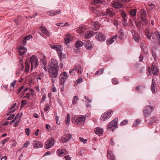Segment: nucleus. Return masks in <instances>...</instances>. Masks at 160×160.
<instances>
[{
	"label": "nucleus",
	"mask_w": 160,
	"mask_h": 160,
	"mask_svg": "<svg viewBox=\"0 0 160 160\" xmlns=\"http://www.w3.org/2000/svg\"><path fill=\"white\" fill-rule=\"evenodd\" d=\"M118 36H119V38L120 39H122L123 38L124 33L122 32H119Z\"/></svg>",
	"instance_id": "nucleus-46"
},
{
	"label": "nucleus",
	"mask_w": 160,
	"mask_h": 160,
	"mask_svg": "<svg viewBox=\"0 0 160 160\" xmlns=\"http://www.w3.org/2000/svg\"><path fill=\"white\" fill-rule=\"evenodd\" d=\"M54 140L53 138H51L49 140V142L47 143H46L45 148L49 149L52 146H53L54 144Z\"/></svg>",
	"instance_id": "nucleus-18"
},
{
	"label": "nucleus",
	"mask_w": 160,
	"mask_h": 160,
	"mask_svg": "<svg viewBox=\"0 0 160 160\" xmlns=\"http://www.w3.org/2000/svg\"><path fill=\"white\" fill-rule=\"evenodd\" d=\"M152 84L151 88V90L153 93H154L155 92V84L154 83L153 79H152Z\"/></svg>",
	"instance_id": "nucleus-37"
},
{
	"label": "nucleus",
	"mask_w": 160,
	"mask_h": 160,
	"mask_svg": "<svg viewBox=\"0 0 160 160\" xmlns=\"http://www.w3.org/2000/svg\"><path fill=\"white\" fill-rule=\"evenodd\" d=\"M139 62H141L143 59V56L142 54H141L139 57Z\"/></svg>",
	"instance_id": "nucleus-64"
},
{
	"label": "nucleus",
	"mask_w": 160,
	"mask_h": 160,
	"mask_svg": "<svg viewBox=\"0 0 160 160\" xmlns=\"http://www.w3.org/2000/svg\"><path fill=\"white\" fill-rule=\"evenodd\" d=\"M111 6L117 12H118L119 14L121 11H124L123 9L124 8L123 6L119 2L115 1L112 3Z\"/></svg>",
	"instance_id": "nucleus-6"
},
{
	"label": "nucleus",
	"mask_w": 160,
	"mask_h": 160,
	"mask_svg": "<svg viewBox=\"0 0 160 160\" xmlns=\"http://www.w3.org/2000/svg\"><path fill=\"white\" fill-rule=\"evenodd\" d=\"M86 117L85 116H77L73 117L72 118V122L74 123L78 126H81L84 125L86 120Z\"/></svg>",
	"instance_id": "nucleus-2"
},
{
	"label": "nucleus",
	"mask_w": 160,
	"mask_h": 160,
	"mask_svg": "<svg viewBox=\"0 0 160 160\" xmlns=\"http://www.w3.org/2000/svg\"><path fill=\"white\" fill-rule=\"evenodd\" d=\"M30 144L29 141H27L25 142L23 146V148H26L28 146V145Z\"/></svg>",
	"instance_id": "nucleus-50"
},
{
	"label": "nucleus",
	"mask_w": 160,
	"mask_h": 160,
	"mask_svg": "<svg viewBox=\"0 0 160 160\" xmlns=\"http://www.w3.org/2000/svg\"><path fill=\"white\" fill-rule=\"evenodd\" d=\"M114 157V156L112 152H108V158L110 160H111Z\"/></svg>",
	"instance_id": "nucleus-44"
},
{
	"label": "nucleus",
	"mask_w": 160,
	"mask_h": 160,
	"mask_svg": "<svg viewBox=\"0 0 160 160\" xmlns=\"http://www.w3.org/2000/svg\"><path fill=\"white\" fill-rule=\"evenodd\" d=\"M94 131L95 133L99 136L101 135V134L103 132V130L100 127L96 128Z\"/></svg>",
	"instance_id": "nucleus-27"
},
{
	"label": "nucleus",
	"mask_w": 160,
	"mask_h": 160,
	"mask_svg": "<svg viewBox=\"0 0 160 160\" xmlns=\"http://www.w3.org/2000/svg\"><path fill=\"white\" fill-rule=\"evenodd\" d=\"M113 111L112 110H109L106 111L101 116V120L104 121L109 119L110 117L111 114L113 113Z\"/></svg>",
	"instance_id": "nucleus-9"
},
{
	"label": "nucleus",
	"mask_w": 160,
	"mask_h": 160,
	"mask_svg": "<svg viewBox=\"0 0 160 160\" xmlns=\"http://www.w3.org/2000/svg\"><path fill=\"white\" fill-rule=\"evenodd\" d=\"M71 135L69 133L64 135L61 138V142L63 143L68 142L71 139Z\"/></svg>",
	"instance_id": "nucleus-14"
},
{
	"label": "nucleus",
	"mask_w": 160,
	"mask_h": 160,
	"mask_svg": "<svg viewBox=\"0 0 160 160\" xmlns=\"http://www.w3.org/2000/svg\"><path fill=\"white\" fill-rule=\"evenodd\" d=\"M132 38L135 41L137 42H139L140 38L139 35L138 34L135 30L132 31Z\"/></svg>",
	"instance_id": "nucleus-17"
},
{
	"label": "nucleus",
	"mask_w": 160,
	"mask_h": 160,
	"mask_svg": "<svg viewBox=\"0 0 160 160\" xmlns=\"http://www.w3.org/2000/svg\"><path fill=\"white\" fill-rule=\"evenodd\" d=\"M95 38L97 40L100 42L104 41L106 39L105 35L102 32H100L97 35Z\"/></svg>",
	"instance_id": "nucleus-15"
},
{
	"label": "nucleus",
	"mask_w": 160,
	"mask_h": 160,
	"mask_svg": "<svg viewBox=\"0 0 160 160\" xmlns=\"http://www.w3.org/2000/svg\"><path fill=\"white\" fill-rule=\"evenodd\" d=\"M25 133H26V134L28 136L30 134V130L29 129V128H26L25 129Z\"/></svg>",
	"instance_id": "nucleus-55"
},
{
	"label": "nucleus",
	"mask_w": 160,
	"mask_h": 160,
	"mask_svg": "<svg viewBox=\"0 0 160 160\" xmlns=\"http://www.w3.org/2000/svg\"><path fill=\"white\" fill-rule=\"evenodd\" d=\"M84 44V43L81 41H77L75 44V47L77 48L81 47Z\"/></svg>",
	"instance_id": "nucleus-29"
},
{
	"label": "nucleus",
	"mask_w": 160,
	"mask_h": 160,
	"mask_svg": "<svg viewBox=\"0 0 160 160\" xmlns=\"http://www.w3.org/2000/svg\"><path fill=\"white\" fill-rule=\"evenodd\" d=\"M154 110L153 107L150 105L146 106L143 109V114L145 118L149 115Z\"/></svg>",
	"instance_id": "nucleus-8"
},
{
	"label": "nucleus",
	"mask_w": 160,
	"mask_h": 160,
	"mask_svg": "<svg viewBox=\"0 0 160 160\" xmlns=\"http://www.w3.org/2000/svg\"><path fill=\"white\" fill-rule=\"evenodd\" d=\"M30 62L31 65L30 70L32 71L38 65V59L35 55H32L30 58V60L27 59L25 62V70L26 72H29L30 68Z\"/></svg>",
	"instance_id": "nucleus-1"
},
{
	"label": "nucleus",
	"mask_w": 160,
	"mask_h": 160,
	"mask_svg": "<svg viewBox=\"0 0 160 160\" xmlns=\"http://www.w3.org/2000/svg\"><path fill=\"white\" fill-rule=\"evenodd\" d=\"M106 3V2L104 0H94L92 4L95 6L91 7V9L94 12L97 13L99 10V7Z\"/></svg>",
	"instance_id": "nucleus-3"
},
{
	"label": "nucleus",
	"mask_w": 160,
	"mask_h": 160,
	"mask_svg": "<svg viewBox=\"0 0 160 160\" xmlns=\"http://www.w3.org/2000/svg\"><path fill=\"white\" fill-rule=\"evenodd\" d=\"M84 46L86 49L88 50L91 49L92 47L89 40H88L84 44Z\"/></svg>",
	"instance_id": "nucleus-28"
},
{
	"label": "nucleus",
	"mask_w": 160,
	"mask_h": 160,
	"mask_svg": "<svg viewBox=\"0 0 160 160\" xmlns=\"http://www.w3.org/2000/svg\"><path fill=\"white\" fill-rule=\"evenodd\" d=\"M152 55L153 56V58H154L155 60H156V53L152 51Z\"/></svg>",
	"instance_id": "nucleus-59"
},
{
	"label": "nucleus",
	"mask_w": 160,
	"mask_h": 160,
	"mask_svg": "<svg viewBox=\"0 0 160 160\" xmlns=\"http://www.w3.org/2000/svg\"><path fill=\"white\" fill-rule=\"evenodd\" d=\"M9 140V138H7L5 139H4L2 141V145H3L5 144Z\"/></svg>",
	"instance_id": "nucleus-47"
},
{
	"label": "nucleus",
	"mask_w": 160,
	"mask_h": 160,
	"mask_svg": "<svg viewBox=\"0 0 160 160\" xmlns=\"http://www.w3.org/2000/svg\"><path fill=\"white\" fill-rule=\"evenodd\" d=\"M137 11V10L136 8L130 10L129 11L130 15L131 16L134 18V17L136 16Z\"/></svg>",
	"instance_id": "nucleus-30"
},
{
	"label": "nucleus",
	"mask_w": 160,
	"mask_h": 160,
	"mask_svg": "<svg viewBox=\"0 0 160 160\" xmlns=\"http://www.w3.org/2000/svg\"><path fill=\"white\" fill-rule=\"evenodd\" d=\"M33 145L34 148H38L42 147L43 146V144L39 141H33Z\"/></svg>",
	"instance_id": "nucleus-22"
},
{
	"label": "nucleus",
	"mask_w": 160,
	"mask_h": 160,
	"mask_svg": "<svg viewBox=\"0 0 160 160\" xmlns=\"http://www.w3.org/2000/svg\"><path fill=\"white\" fill-rule=\"evenodd\" d=\"M78 30L79 33H82L85 31V29L83 27H79Z\"/></svg>",
	"instance_id": "nucleus-45"
},
{
	"label": "nucleus",
	"mask_w": 160,
	"mask_h": 160,
	"mask_svg": "<svg viewBox=\"0 0 160 160\" xmlns=\"http://www.w3.org/2000/svg\"><path fill=\"white\" fill-rule=\"evenodd\" d=\"M157 120V117L156 116H154L150 118L149 124L150 125H152L153 122H155Z\"/></svg>",
	"instance_id": "nucleus-35"
},
{
	"label": "nucleus",
	"mask_w": 160,
	"mask_h": 160,
	"mask_svg": "<svg viewBox=\"0 0 160 160\" xmlns=\"http://www.w3.org/2000/svg\"><path fill=\"white\" fill-rule=\"evenodd\" d=\"M152 73L153 75H158L159 72V69L157 68V66H153L152 68Z\"/></svg>",
	"instance_id": "nucleus-31"
},
{
	"label": "nucleus",
	"mask_w": 160,
	"mask_h": 160,
	"mask_svg": "<svg viewBox=\"0 0 160 160\" xmlns=\"http://www.w3.org/2000/svg\"><path fill=\"white\" fill-rule=\"evenodd\" d=\"M68 77V75L65 72L61 73L59 77V85L63 86L64 84Z\"/></svg>",
	"instance_id": "nucleus-10"
},
{
	"label": "nucleus",
	"mask_w": 160,
	"mask_h": 160,
	"mask_svg": "<svg viewBox=\"0 0 160 160\" xmlns=\"http://www.w3.org/2000/svg\"><path fill=\"white\" fill-rule=\"evenodd\" d=\"M48 69H59L58 64L57 60L55 59H51L48 64Z\"/></svg>",
	"instance_id": "nucleus-11"
},
{
	"label": "nucleus",
	"mask_w": 160,
	"mask_h": 160,
	"mask_svg": "<svg viewBox=\"0 0 160 160\" xmlns=\"http://www.w3.org/2000/svg\"><path fill=\"white\" fill-rule=\"evenodd\" d=\"M64 158L66 160H71V158L69 155H68L64 157Z\"/></svg>",
	"instance_id": "nucleus-62"
},
{
	"label": "nucleus",
	"mask_w": 160,
	"mask_h": 160,
	"mask_svg": "<svg viewBox=\"0 0 160 160\" xmlns=\"http://www.w3.org/2000/svg\"><path fill=\"white\" fill-rule=\"evenodd\" d=\"M152 38L155 40V42L158 45H160V33L158 31L154 32H152Z\"/></svg>",
	"instance_id": "nucleus-7"
},
{
	"label": "nucleus",
	"mask_w": 160,
	"mask_h": 160,
	"mask_svg": "<svg viewBox=\"0 0 160 160\" xmlns=\"http://www.w3.org/2000/svg\"><path fill=\"white\" fill-rule=\"evenodd\" d=\"M73 98L74 99L72 101V103L73 105H75L76 103L78 98V96H75L73 97Z\"/></svg>",
	"instance_id": "nucleus-43"
},
{
	"label": "nucleus",
	"mask_w": 160,
	"mask_h": 160,
	"mask_svg": "<svg viewBox=\"0 0 160 160\" xmlns=\"http://www.w3.org/2000/svg\"><path fill=\"white\" fill-rule=\"evenodd\" d=\"M62 47L60 45L57 46L55 50H56L58 54L60 52H62V50H61Z\"/></svg>",
	"instance_id": "nucleus-39"
},
{
	"label": "nucleus",
	"mask_w": 160,
	"mask_h": 160,
	"mask_svg": "<svg viewBox=\"0 0 160 160\" xmlns=\"http://www.w3.org/2000/svg\"><path fill=\"white\" fill-rule=\"evenodd\" d=\"M128 120H124L121 122L120 125L122 126L126 125L128 123Z\"/></svg>",
	"instance_id": "nucleus-49"
},
{
	"label": "nucleus",
	"mask_w": 160,
	"mask_h": 160,
	"mask_svg": "<svg viewBox=\"0 0 160 160\" xmlns=\"http://www.w3.org/2000/svg\"><path fill=\"white\" fill-rule=\"evenodd\" d=\"M79 140L80 141L84 143H85L87 142L86 139H84V138L81 137H79Z\"/></svg>",
	"instance_id": "nucleus-53"
},
{
	"label": "nucleus",
	"mask_w": 160,
	"mask_h": 160,
	"mask_svg": "<svg viewBox=\"0 0 160 160\" xmlns=\"http://www.w3.org/2000/svg\"><path fill=\"white\" fill-rule=\"evenodd\" d=\"M59 69H48L50 77L52 78H56L58 76Z\"/></svg>",
	"instance_id": "nucleus-12"
},
{
	"label": "nucleus",
	"mask_w": 160,
	"mask_h": 160,
	"mask_svg": "<svg viewBox=\"0 0 160 160\" xmlns=\"http://www.w3.org/2000/svg\"><path fill=\"white\" fill-rule=\"evenodd\" d=\"M118 118H115L112 121L109 122L107 126V129L109 131L113 132L118 128Z\"/></svg>",
	"instance_id": "nucleus-4"
},
{
	"label": "nucleus",
	"mask_w": 160,
	"mask_h": 160,
	"mask_svg": "<svg viewBox=\"0 0 160 160\" xmlns=\"http://www.w3.org/2000/svg\"><path fill=\"white\" fill-rule=\"evenodd\" d=\"M142 50L143 53H144L145 54L147 55L148 54V52L147 48H144L142 49Z\"/></svg>",
	"instance_id": "nucleus-52"
},
{
	"label": "nucleus",
	"mask_w": 160,
	"mask_h": 160,
	"mask_svg": "<svg viewBox=\"0 0 160 160\" xmlns=\"http://www.w3.org/2000/svg\"><path fill=\"white\" fill-rule=\"evenodd\" d=\"M40 61L43 65H45L47 64V62L45 56H43V58L40 59Z\"/></svg>",
	"instance_id": "nucleus-38"
},
{
	"label": "nucleus",
	"mask_w": 160,
	"mask_h": 160,
	"mask_svg": "<svg viewBox=\"0 0 160 160\" xmlns=\"http://www.w3.org/2000/svg\"><path fill=\"white\" fill-rule=\"evenodd\" d=\"M70 37L68 35H66L64 39L65 43L68 44L70 42L71 40L70 39Z\"/></svg>",
	"instance_id": "nucleus-34"
},
{
	"label": "nucleus",
	"mask_w": 160,
	"mask_h": 160,
	"mask_svg": "<svg viewBox=\"0 0 160 160\" xmlns=\"http://www.w3.org/2000/svg\"><path fill=\"white\" fill-rule=\"evenodd\" d=\"M140 17L142 21L145 24L148 23V19L147 17L146 12L145 10L143 9L142 10Z\"/></svg>",
	"instance_id": "nucleus-13"
},
{
	"label": "nucleus",
	"mask_w": 160,
	"mask_h": 160,
	"mask_svg": "<svg viewBox=\"0 0 160 160\" xmlns=\"http://www.w3.org/2000/svg\"><path fill=\"white\" fill-rule=\"evenodd\" d=\"M27 51V48L23 46L21 47L18 50V52L20 55H22L26 53Z\"/></svg>",
	"instance_id": "nucleus-25"
},
{
	"label": "nucleus",
	"mask_w": 160,
	"mask_h": 160,
	"mask_svg": "<svg viewBox=\"0 0 160 160\" xmlns=\"http://www.w3.org/2000/svg\"><path fill=\"white\" fill-rule=\"evenodd\" d=\"M115 15V13L112 12L111 10L108 8L106 11L102 14V16L108 15L110 17L112 18Z\"/></svg>",
	"instance_id": "nucleus-21"
},
{
	"label": "nucleus",
	"mask_w": 160,
	"mask_h": 160,
	"mask_svg": "<svg viewBox=\"0 0 160 160\" xmlns=\"http://www.w3.org/2000/svg\"><path fill=\"white\" fill-rule=\"evenodd\" d=\"M7 158V157L6 156L2 157V156L1 155H0V160H6Z\"/></svg>",
	"instance_id": "nucleus-63"
},
{
	"label": "nucleus",
	"mask_w": 160,
	"mask_h": 160,
	"mask_svg": "<svg viewBox=\"0 0 160 160\" xmlns=\"http://www.w3.org/2000/svg\"><path fill=\"white\" fill-rule=\"evenodd\" d=\"M96 33V32H95L92 31H88L85 33V37L86 39H89L95 35Z\"/></svg>",
	"instance_id": "nucleus-16"
},
{
	"label": "nucleus",
	"mask_w": 160,
	"mask_h": 160,
	"mask_svg": "<svg viewBox=\"0 0 160 160\" xmlns=\"http://www.w3.org/2000/svg\"><path fill=\"white\" fill-rule=\"evenodd\" d=\"M60 12V10L55 11L51 10L48 11L47 13L48 15L52 16L58 14Z\"/></svg>",
	"instance_id": "nucleus-23"
},
{
	"label": "nucleus",
	"mask_w": 160,
	"mask_h": 160,
	"mask_svg": "<svg viewBox=\"0 0 160 160\" xmlns=\"http://www.w3.org/2000/svg\"><path fill=\"white\" fill-rule=\"evenodd\" d=\"M112 82L115 84H116L118 83V80L116 78H113L112 80Z\"/></svg>",
	"instance_id": "nucleus-56"
},
{
	"label": "nucleus",
	"mask_w": 160,
	"mask_h": 160,
	"mask_svg": "<svg viewBox=\"0 0 160 160\" xmlns=\"http://www.w3.org/2000/svg\"><path fill=\"white\" fill-rule=\"evenodd\" d=\"M141 121V120L140 119L136 120L134 122V123L133 125V127H136L138 125V124Z\"/></svg>",
	"instance_id": "nucleus-40"
},
{
	"label": "nucleus",
	"mask_w": 160,
	"mask_h": 160,
	"mask_svg": "<svg viewBox=\"0 0 160 160\" xmlns=\"http://www.w3.org/2000/svg\"><path fill=\"white\" fill-rule=\"evenodd\" d=\"M30 93L29 92H28L26 94V95L23 97V98H27L28 99H30Z\"/></svg>",
	"instance_id": "nucleus-58"
},
{
	"label": "nucleus",
	"mask_w": 160,
	"mask_h": 160,
	"mask_svg": "<svg viewBox=\"0 0 160 160\" xmlns=\"http://www.w3.org/2000/svg\"><path fill=\"white\" fill-rule=\"evenodd\" d=\"M117 38V35H115L113 36L110 39L106 41V43L107 45H110Z\"/></svg>",
	"instance_id": "nucleus-24"
},
{
	"label": "nucleus",
	"mask_w": 160,
	"mask_h": 160,
	"mask_svg": "<svg viewBox=\"0 0 160 160\" xmlns=\"http://www.w3.org/2000/svg\"><path fill=\"white\" fill-rule=\"evenodd\" d=\"M122 17V22H127V20L126 18L127 14L124 11H121L119 14Z\"/></svg>",
	"instance_id": "nucleus-26"
},
{
	"label": "nucleus",
	"mask_w": 160,
	"mask_h": 160,
	"mask_svg": "<svg viewBox=\"0 0 160 160\" xmlns=\"http://www.w3.org/2000/svg\"><path fill=\"white\" fill-rule=\"evenodd\" d=\"M59 117L58 116H56V117L55 119L56 121V123L58 124H60V122L59 121Z\"/></svg>",
	"instance_id": "nucleus-61"
},
{
	"label": "nucleus",
	"mask_w": 160,
	"mask_h": 160,
	"mask_svg": "<svg viewBox=\"0 0 160 160\" xmlns=\"http://www.w3.org/2000/svg\"><path fill=\"white\" fill-rule=\"evenodd\" d=\"M40 30L45 35L48 37L50 36V33L47 28L44 26H41L39 28Z\"/></svg>",
	"instance_id": "nucleus-19"
},
{
	"label": "nucleus",
	"mask_w": 160,
	"mask_h": 160,
	"mask_svg": "<svg viewBox=\"0 0 160 160\" xmlns=\"http://www.w3.org/2000/svg\"><path fill=\"white\" fill-rule=\"evenodd\" d=\"M27 103L28 102H26V100H22L21 102V104L24 106H25Z\"/></svg>",
	"instance_id": "nucleus-57"
},
{
	"label": "nucleus",
	"mask_w": 160,
	"mask_h": 160,
	"mask_svg": "<svg viewBox=\"0 0 160 160\" xmlns=\"http://www.w3.org/2000/svg\"><path fill=\"white\" fill-rule=\"evenodd\" d=\"M50 109V107L48 104L45 106L44 108V110L45 111H47Z\"/></svg>",
	"instance_id": "nucleus-54"
},
{
	"label": "nucleus",
	"mask_w": 160,
	"mask_h": 160,
	"mask_svg": "<svg viewBox=\"0 0 160 160\" xmlns=\"http://www.w3.org/2000/svg\"><path fill=\"white\" fill-rule=\"evenodd\" d=\"M70 121V116L69 114H67V117L65 120V122L66 125H68Z\"/></svg>",
	"instance_id": "nucleus-36"
},
{
	"label": "nucleus",
	"mask_w": 160,
	"mask_h": 160,
	"mask_svg": "<svg viewBox=\"0 0 160 160\" xmlns=\"http://www.w3.org/2000/svg\"><path fill=\"white\" fill-rule=\"evenodd\" d=\"M58 55L59 56V58L61 61H62V59L65 58V54L62 55V52L59 53Z\"/></svg>",
	"instance_id": "nucleus-42"
},
{
	"label": "nucleus",
	"mask_w": 160,
	"mask_h": 160,
	"mask_svg": "<svg viewBox=\"0 0 160 160\" xmlns=\"http://www.w3.org/2000/svg\"><path fill=\"white\" fill-rule=\"evenodd\" d=\"M32 38V36L31 35H29L27 36H25L24 38V40H25L26 41L29 40L31 38Z\"/></svg>",
	"instance_id": "nucleus-48"
},
{
	"label": "nucleus",
	"mask_w": 160,
	"mask_h": 160,
	"mask_svg": "<svg viewBox=\"0 0 160 160\" xmlns=\"http://www.w3.org/2000/svg\"><path fill=\"white\" fill-rule=\"evenodd\" d=\"M17 82V80H14L12 83L10 84V85L12 87H14L16 84V83Z\"/></svg>",
	"instance_id": "nucleus-60"
},
{
	"label": "nucleus",
	"mask_w": 160,
	"mask_h": 160,
	"mask_svg": "<svg viewBox=\"0 0 160 160\" xmlns=\"http://www.w3.org/2000/svg\"><path fill=\"white\" fill-rule=\"evenodd\" d=\"M62 149H58L57 151V155L58 156L60 157H62L64 156V153Z\"/></svg>",
	"instance_id": "nucleus-32"
},
{
	"label": "nucleus",
	"mask_w": 160,
	"mask_h": 160,
	"mask_svg": "<svg viewBox=\"0 0 160 160\" xmlns=\"http://www.w3.org/2000/svg\"><path fill=\"white\" fill-rule=\"evenodd\" d=\"M104 70V68H101L99 70L96 71L95 74L96 75H101L103 73Z\"/></svg>",
	"instance_id": "nucleus-41"
},
{
	"label": "nucleus",
	"mask_w": 160,
	"mask_h": 160,
	"mask_svg": "<svg viewBox=\"0 0 160 160\" xmlns=\"http://www.w3.org/2000/svg\"><path fill=\"white\" fill-rule=\"evenodd\" d=\"M24 88V86H22L20 87L18 90V92H17V94H19L20 92L22 90L23 88Z\"/></svg>",
	"instance_id": "nucleus-51"
},
{
	"label": "nucleus",
	"mask_w": 160,
	"mask_h": 160,
	"mask_svg": "<svg viewBox=\"0 0 160 160\" xmlns=\"http://www.w3.org/2000/svg\"><path fill=\"white\" fill-rule=\"evenodd\" d=\"M100 25L98 22H92L91 28L94 31L98 30L100 28Z\"/></svg>",
	"instance_id": "nucleus-20"
},
{
	"label": "nucleus",
	"mask_w": 160,
	"mask_h": 160,
	"mask_svg": "<svg viewBox=\"0 0 160 160\" xmlns=\"http://www.w3.org/2000/svg\"><path fill=\"white\" fill-rule=\"evenodd\" d=\"M143 22H142L141 21L138 23L136 22V25L138 28L141 29L143 28Z\"/></svg>",
	"instance_id": "nucleus-33"
},
{
	"label": "nucleus",
	"mask_w": 160,
	"mask_h": 160,
	"mask_svg": "<svg viewBox=\"0 0 160 160\" xmlns=\"http://www.w3.org/2000/svg\"><path fill=\"white\" fill-rule=\"evenodd\" d=\"M82 70L80 65L78 64L74 67L73 68L72 70H70L69 74L72 76L76 75V74H80L82 73Z\"/></svg>",
	"instance_id": "nucleus-5"
}]
</instances>
